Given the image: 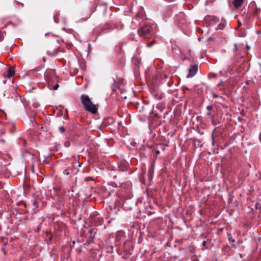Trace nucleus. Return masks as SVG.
Segmentation results:
<instances>
[{"mask_svg":"<svg viewBox=\"0 0 261 261\" xmlns=\"http://www.w3.org/2000/svg\"><path fill=\"white\" fill-rule=\"evenodd\" d=\"M143 14L142 13H138L137 15L135 17V19L137 20H140V19L142 18Z\"/></svg>","mask_w":261,"mask_h":261,"instance_id":"14","label":"nucleus"},{"mask_svg":"<svg viewBox=\"0 0 261 261\" xmlns=\"http://www.w3.org/2000/svg\"><path fill=\"white\" fill-rule=\"evenodd\" d=\"M81 100L86 110L92 113V114H96L97 113V109L96 106L92 103L88 95L82 94L81 96Z\"/></svg>","mask_w":261,"mask_h":261,"instance_id":"2","label":"nucleus"},{"mask_svg":"<svg viewBox=\"0 0 261 261\" xmlns=\"http://www.w3.org/2000/svg\"><path fill=\"white\" fill-rule=\"evenodd\" d=\"M211 121H212V123L213 125L215 126L217 123L216 122H215L214 119V116H212V118H211Z\"/></svg>","mask_w":261,"mask_h":261,"instance_id":"19","label":"nucleus"},{"mask_svg":"<svg viewBox=\"0 0 261 261\" xmlns=\"http://www.w3.org/2000/svg\"><path fill=\"white\" fill-rule=\"evenodd\" d=\"M156 41L155 39H153V41H152L151 42H150L149 43H148L147 46L148 47H151L155 43Z\"/></svg>","mask_w":261,"mask_h":261,"instance_id":"16","label":"nucleus"},{"mask_svg":"<svg viewBox=\"0 0 261 261\" xmlns=\"http://www.w3.org/2000/svg\"><path fill=\"white\" fill-rule=\"evenodd\" d=\"M124 232L123 231H118L116 236V241L118 243V245L121 243L122 239L124 237Z\"/></svg>","mask_w":261,"mask_h":261,"instance_id":"6","label":"nucleus"},{"mask_svg":"<svg viewBox=\"0 0 261 261\" xmlns=\"http://www.w3.org/2000/svg\"><path fill=\"white\" fill-rule=\"evenodd\" d=\"M52 238H53V237H51L50 238H49V240L51 241L52 240Z\"/></svg>","mask_w":261,"mask_h":261,"instance_id":"34","label":"nucleus"},{"mask_svg":"<svg viewBox=\"0 0 261 261\" xmlns=\"http://www.w3.org/2000/svg\"><path fill=\"white\" fill-rule=\"evenodd\" d=\"M47 75V73L46 72L45 73V75Z\"/></svg>","mask_w":261,"mask_h":261,"instance_id":"38","label":"nucleus"},{"mask_svg":"<svg viewBox=\"0 0 261 261\" xmlns=\"http://www.w3.org/2000/svg\"><path fill=\"white\" fill-rule=\"evenodd\" d=\"M224 27V25L222 24L221 27H220V28H220V29H222H222H223Z\"/></svg>","mask_w":261,"mask_h":261,"instance_id":"29","label":"nucleus"},{"mask_svg":"<svg viewBox=\"0 0 261 261\" xmlns=\"http://www.w3.org/2000/svg\"><path fill=\"white\" fill-rule=\"evenodd\" d=\"M65 174H68V173L67 172H66V171Z\"/></svg>","mask_w":261,"mask_h":261,"instance_id":"40","label":"nucleus"},{"mask_svg":"<svg viewBox=\"0 0 261 261\" xmlns=\"http://www.w3.org/2000/svg\"><path fill=\"white\" fill-rule=\"evenodd\" d=\"M138 34L139 36L144 39L150 38L154 34V31L152 25L146 24L140 26L138 30Z\"/></svg>","mask_w":261,"mask_h":261,"instance_id":"1","label":"nucleus"},{"mask_svg":"<svg viewBox=\"0 0 261 261\" xmlns=\"http://www.w3.org/2000/svg\"><path fill=\"white\" fill-rule=\"evenodd\" d=\"M232 247H233V248H237L236 245H234V244H232Z\"/></svg>","mask_w":261,"mask_h":261,"instance_id":"30","label":"nucleus"},{"mask_svg":"<svg viewBox=\"0 0 261 261\" xmlns=\"http://www.w3.org/2000/svg\"><path fill=\"white\" fill-rule=\"evenodd\" d=\"M206 244H207V242L206 241H204L203 242H202V246L204 247V248H207V247H206Z\"/></svg>","mask_w":261,"mask_h":261,"instance_id":"24","label":"nucleus"},{"mask_svg":"<svg viewBox=\"0 0 261 261\" xmlns=\"http://www.w3.org/2000/svg\"><path fill=\"white\" fill-rule=\"evenodd\" d=\"M128 167V163L125 161H121L118 164V167L120 170L124 171H126Z\"/></svg>","mask_w":261,"mask_h":261,"instance_id":"8","label":"nucleus"},{"mask_svg":"<svg viewBox=\"0 0 261 261\" xmlns=\"http://www.w3.org/2000/svg\"><path fill=\"white\" fill-rule=\"evenodd\" d=\"M227 235L228 240L230 243L231 242L233 243L235 242V240L232 237L231 234L230 233H227Z\"/></svg>","mask_w":261,"mask_h":261,"instance_id":"13","label":"nucleus"},{"mask_svg":"<svg viewBox=\"0 0 261 261\" xmlns=\"http://www.w3.org/2000/svg\"><path fill=\"white\" fill-rule=\"evenodd\" d=\"M112 25H113V28L114 27H115V28L118 29L119 30H122L123 28V24H122L121 23V22H120L119 24L113 23Z\"/></svg>","mask_w":261,"mask_h":261,"instance_id":"12","label":"nucleus"},{"mask_svg":"<svg viewBox=\"0 0 261 261\" xmlns=\"http://www.w3.org/2000/svg\"><path fill=\"white\" fill-rule=\"evenodd\" d=\"M217 18L216 17L214 18V20L217 19Z\"/></svg>","mask_w":261,"mask_h":261,"instance_id":"39","label":"nucleus"},{"mask_svg":"<svg viewBox=\"0 0 261 261\" xmlns=\"http://www.w3.org/2000/svg\"><path fill=\"white\" fill-rule=\"evenodd\" d=\"M206 109L210 112L213 109V106L212 105H209L207 106Z\"/></svg>","mask_w":261,"mask_h":261,"instance_id":"21","label":"nucleus"},{"mask_svg":"<svg viewBox=\"0 0 261 261\" xmlns=\"http://www.w3.org/2000/svg\"><path fill=\"white\" fill-rule=\"evenodd\" d=\"M59 130L60 132V133H63L65 131V128L63 125H62L59 127Z\"/></svg>","mask_w":261,"mask_h":261,"instance_id":"15","label":"nucleus"},{"mask_svg":"<svg viewBox=\"0 0 261 261\" xmlns=\"http://www.w3.org/2000/svg\"><path fill=\"white\" fill-rule=\"evenodd\" d=\"M209 77H212V78H214V77H217V74H215V73H210L209 75Z\"/></svg>","mask_w":261,"mask_h":261,"instance_id":"18","label":"nucleus"},{"mask_svg":"<svg viewBox=\"0 0 261 261\" xmlns=\"http://www.w3.org/2000/svg\"><path fill=\"white\" fill-rule=\"evenodd\" d=\"M59 84H56L55 85H54V86H53V89L54 90H57V89L59 88Z\"/></svg>","mask_w":261,"mask_h":261,"instance_id":"23","label":"nucleus"},{"mask_svg":"<svg viewBox=\"0 0 261 261\" xmlns=\"http://www.w3.org/2000/svg\"><path fill=\"white\" fill-rule=\"evenodd\" d=\"M115 120L112 117H108L103 121V125L105 127H107L115 122Z\"/></svg>","mask_w":261,"mask_h":261,"instance_id":"7","label":"nucleus"},{"mask_svg":"<svg viewBox=\"0 0 261 261\" xmlns=\"http://www.w3.org/2000/svg\"><path fill=\"white\" fill-rule=\"evenodd\" d=\"M153 164H151V166L150 167H149V170H148V176H149V178L150 179H151L152 178V174L153 173Z\"/></svg>","mask_w":261,"mask_h":261,"instance_id":"11","label":"nucleus"},{"mask_svg":"<svg viewBox=\"0 0 261 261\" xmlns=\"http://www.w3.org/2000/svg\"><path fill=\"white\" fill-rule=\"evenodd\" d=\"M93 180V178L92 177H87L85 178V181H89V180Z\"/></svg>","mask_w":261,"mask_h":261,"instance_id":"20","label":"nucleus"},{"mask_svg":"<svg viewBox=\"0 0 261 261\" xmlns=\"http://www.w3.org/2000/svg\"><path fill=\"white\" fill-rule=\"evenodd\" d=\"M160 151H159V150H157V151H156V154H159V153H160Z\"/></svg>","mask_w":261,"mask_h":261,"instance_id":"32","label":"nucleus"},{"mask_svg":"<svg viewBox=\"0 0 261 261\" xmlns=\"http://www.w3.org/2000/svg\"><path fill=\"white\" fill-rule=\"evenodd\" d=\"M206 115H207V116H210V117H211V118H212V116H213V115L212 114V113H211V112H207V113H206Z\"/></svg>","mask_w":261,"mask_h":261,"instance_id":"26","label":"nucleus"},{"mask_svg":"<svg viewBox=\"0 0 261 261\" xmlns=\"http://www.w3.org/2000/svg\"><path fill=\"white\" fill-rule=\"evenodd\" d=\"M94 229L93 228H92V229H90L89 230V233L90 234H92V233H93V231H94Z\"/></svg>","mask_w":261,"mask_h":261,"instance_id":"25","label":"nucleus"},{"mask_svg":"<svg viewBox=\"0 0 261 261\" xmlns=\"http://www.w3.org/2000/svg\"><path fill=\"white\" fill-rule=\"evenodd\" d=\"M66 170L64 171V173H66Z\"/></svg>","mask_w":261,"mask_h":261,"instance_id":"41","label":"nucleus"},{"mask_svg":"<svg viewBox=\"0 0 261 261\" xmlns=\"http://www.w3.org/2000/svg\"><path fill=\"white\" fill-rule=\"evenodd\" d=\"M110 217H111V220H115V219H116L115 217H113L112 216V213L110 214Z\"/></svg>","mask_w":261,"mask_h":261,"instance_id":"27","label":"nucleus"},{"mask_svg":"<svg viewBox=\"0 0 261 261\" xmlns=\"http://www.w3.org/2000/svg\"><path fill=\"white\" fill-rule=\"evenodd\" d=\"M23 142H24V144H25L26 143V141L25 140H23Z\"/></svg>","mask_w":261,"mask_h":261,"instance_id":"36","label":"nucleus"},{"mask_svg":"<svg viewBox=\"0 0 261 261\" xmlns=\"http://www.w3.org/2000/svg\"><path fill=\"white\" fill-rule=\"evenodd\" d=\"M113 30V25L112 24L106 23L103 27H102L99 30H97L96 31L97 33L99 34H101L102 33H106L110 32Z\"/></svg>","mask_w":261,"mask_h":261,"instance_id":"4","label":"nucleus"},{"mask_svg":"<svg viewBox=\"0 0 261 261\" xmlns=\"http://www.w3.org/2000/svg\"><path fill=\"white\" fill-rule=\"evenodd\" d=\"M255 205H256V207L257 208V207H258L257 204L256 203Z\"/></svg>","mask_w":261,"mask_h":261,"instance_id":"35","label":"nucleus"},{"mask_svg":"<svg viewBox=\"0 0 261 261\" xmlns=\"http://www.w3.org/2000/svg\"><path fill=\"white\" fill-rule=\"evenodd\" d=\"M222 81H221L217 85V87L219 88V90H220V91H222V87H221V86H222Z\"/></svg>","mask_w":261,"mask_h":261,"instance_id":"17","label":"nucleus"},{"mask_svg":"<svg viewBox=\"0 0 261 261\" xmlns=\"http://www.w3.org/2000/svg\"><path fill=\"white\" fill-rule=\"evenodd\" d=\"M4 38V36L3 34V32L0 30V41H2Z\"/></svg>","mask_w":261,"mask_h":261,"instance_id":"22","label":"nucleus"},{"mask_svg":"<svg viewBox=\"0 0 261 261\" xmlns=\"http://www.w3.org/2000/svg\"><path fill=\"white\" fill-rule=\"evenodd\" d=\"M259 140L261 142V132H260L259 134Z\"/></svg>","mask_w":261,"mask_h":261,"instance_id":"28","label":"nucleus"},{"mask_svg":"<svg viewBox=\"0 0 261 261\" xmlns=\"http://www.w3.org/2000/svg\"><path fill=\"white\" fill-rule=\"evenodd\" d=\"M116 85H117V83L116 82H114V83L113 84V86H114V85L116 86Z\"/></svg>","mask_w":261,"mask_h":261,"instance_id":"33","label":"nucleus"},{"mask_svg":"<svg viewBox=\"0 0 261 261\" xmlns=\"http://www.w3.org/2000/svg\"><path fill=\"white\" fill-rule=\"evenodd\" d=\"M238 21L239 26L240 27L241 25V21L239 20Z\"/></svg>","mask_w":261,"mask_h":261,"instance_id":"31","label":"nucleus"},{"mask_svg":"<svg viewBox=\"0 0 261 261\" xmlns=\"http://www.w3.org/2000/svg\"><path fill=\"white\" fill-rule=\"evenodd\" d=\"M159 98L160 99H162V96H160Z\"/></svg>","mask_w":261,"mask_h":261,"instance_id":"37","label":"nucleus"},{"mask_svg":"<svg viewBox=\"0 0 261 261\" xmlns=\"http://www.w3.org/2000/svg\"><path fill=\"white\" fill-rule=\"evenodd\" d=\"M198 66L197 65L194 64L191 65L189 69V73L187 75V78H191L193 77L197 72Z\"/></svg>","mask_w":261,"mask_h":261,"instance_id":"5","label":"nucleus"},{"mask_svg":"<svg viewBox=\"0 0 261 261\" xmlns=\"http://www.w3.org/2000/svg\"><path fill=\"white\" fill-rule=\"evenodd\" d=\"M244 2V0H233L232 4L235 8L238 9L240 8Z\"/></svg>","mask_w":261,"mask_h":261,"instance_id":"10","label":"nucleus"},{"mask_svg":"<svg viewBox=\"0 0 261 261\" xmlns=\"http://www.w3.org/2000/svg\"><path fill=\"white\" fill-rule=\"evenodd\" d=\"M15 73V71L12 68H9L4 73V75L8 78L12 77Z\"/></svg>","mask_w":261,"mask_h":261,"instance_id":"9","label":"nucleus"},{"mask_svg":"<svg viewBox=\"0 0 261 261\" xmlns=\"http://www.w3.org/2000/svg\"><path fill=\"white\" fill-rule=\"evenodd\" d=\"M91 222L94 225L98 226L102 224L103 222V218L98 215H93L90 217Z\"/></svg>","mask_w":261,"mask_h":261,"instance_id":"3","label":"nucleus"}]
</instances>
